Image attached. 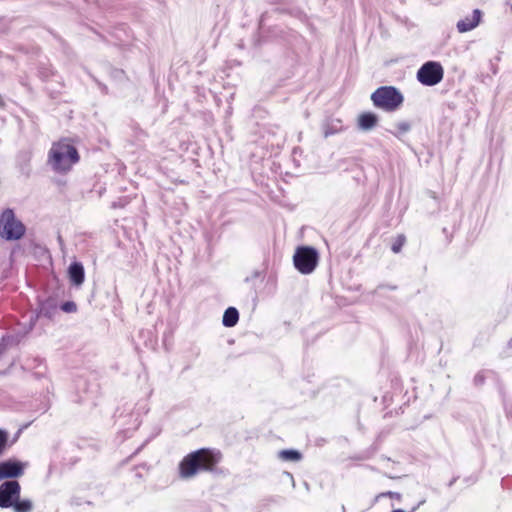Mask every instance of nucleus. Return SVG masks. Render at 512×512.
Segmentation results:
<instances>
[{
	"instance_id": "obj_14",
	"label": "nucleus",
	"mask_w": 512,
	"mask_h": 512,
	"mask_svg": "<svg viewBox=\"0 0 512 512\" xmlns=\"http://www.w3.org/2000/svg\"><path fill=\"white\" fill-rule=\"evenodd\" d=\"M278 456L283 461H299L301 460L302 456L301 453L297 450H281L278 453Z\"/></svg>"
},
{
	"instance_id": "obj_7",
	"label": "nucleus",
	"mask_w": 512,
	"mask_h": 512,
	"mask_svg": "<svg viewBox=\"0 0 512 512\" xmlns=\"http://www.w3.org/2000/svg\"><path fill=\"white\" fill-rule=\"evenodd\" d=\"M25 464L17 460L0 463V480L20 477L24 473Z\"/></svg>"
},
{
	"instance_id": "obj_8",
	"label": "nucleus",
	"mask_w": 512,
	"mask_h": 512,
	"mask_svg": "<svg viewBox=\"0 0 512 512\" xmlns=\"http://www.w3.org/2000/svg\"><path fill=\"white\" fill-rule=\"evenodd\" d=\"M25 233V226H0V237L5 240H18Z\"/></svg>"
},
{
	"instance_id": "obj_18",
	"label": "nucleus",
	"mask_w": 512,
	"mask_h": 512,
	"mask_svg": "<svg viewBox=\"0 0 512 512\" xmlns=\"http://www.w3.org/2000/svg\"><path fill=\"white\" fill-rule=\"evenodd\" d=\"M61 308L64 312L72 313L76 311L77 306L74 302H65Z\"/></svg>"
},
{
	"instance_id": "obj_10",
	"label": "nucleus",
	"mask_w": 512,
	"mask_h": 512,
	"mask_svg": "<svg viewBox=\"0 0 512 512\" xmlns=\"http://www.w3.org/2000/svg\"><path fill=\"white\" fill-rule=\"evenodd\" d=\"M480 17H481V11L478 9H475L473 11V14L471 17H467L463 20H460L457 23V28H458L459 32L463 33V32H467V31H470L473 28H475L480 21Z\"/></svg>"
},
{
	"instance_id": "obj_21",
	"label": "nucleus",
	"mask_w": 512,
	"mask_h": 512,
	"mask_svg": "<svg viewBox=\"0 0 512 512\" xmlns=\"http://www.w3.org/2000/svg\"><path fill=\"white\" fill-rule=\"evenodd\" d=\"M0 105H2V103L0 102Z\"/></svg>"
},
{
	"instance_id": "obj_9",
	"label": "nucleus",
	"mask_w": 512,
	"mask_h": 512,
	"mask_svg": "<svg viewBox=\"0 0 512 512\" xmlns=\"http://www.w3.org/2000/svg\"><path fill=\"white\" fill-rule=\"evenodd\" d=\"M68 274L70 281L76 285L80 286L83 284L85 279L84 267L80 262H74L69 266Z\"/></svg>"
},
{
	"instance_id": "obj_1",
	"label": "nucleus",
	"mask_w": 512,
	"mask_h": 512,
	"mask_svg": "<svg viewBox=\"0 0 512 512\" xmlns=\"http://www.w3.org/2000/svg\"><path fill=\"white\" fill-rule=\"evenodd\" d=\"M79 155L74 146L68 141L62 140L53 143L49 152V164L57 172H67L72 165L77 163Z\"/></svg>"
},
{
	"instance_id": "obj_15",
	"label": "nucleus",
	"mask_w": 512,
	"mask_h": 512,
	"mask_svg": "<svg viewBox=\"0 0 512 512\" xmlns=\"http://www.w3.org/2000/svg\"><path fill=\"white\" fill-rule=\"evenodd\" d=\"M0 224H22V223L20 221L15 222V215H14L13 210L6 209L1 214Z\"/></svg>"
},
{
	"instance_id": "obj_2",
	"label": "nucleus",
	"mask_w": 512,
	"mask_h": 512,
	"mask_svg": "<svg viewBox=\"0 0 512 512\" xmlns=\"http://www.w3.org/2000/svg\"><path fill=\"white\" fill-rule=\"evenodd\" d=\"M216 459L206 449H201L187 455L180 463V475L182 478H191L200 470H210L215 465Z\"/></svg>"
},
{
	"instance_id": "obj_17",
	"label": "nucleus",
	"mask_w": 512,
	"mask_h": 512,
	"mask_svg": "<svg viewBox=\"0 0 512 512\" xmlns=\"http://www.w3.org/2000/svg\"><path fill=\"white\" fill-rule=\"evenodd\" d=\"M8 441V433L0 430V455L4 452Z\"/></svg>"
},
{
	"instance_id": "obj_6",
	"label": "nucleus",
	"mask_w": 512,
	"mask_h": 512,
	"mask_svg": "<svg viewBox=\"0 0 512 512\" xmlns=\"http://www.w3.org/2000/svg\"><path fill=\"white\" fill-rule=\"evenodd\" d=\"M20 490V484L15 480L2 483L0 485V507L10 508L20 497Z\"/></svg>"
},
{
	"instance_id": "obj_5",
	"label": "nucleus",
	"mask_w": 512,
	"mask_h": 512,
	"mask_svg": "<svg viewBox=\"0 0 512 512\" xmlns=\"http://www.w3.org/2000/svg\"><path fill=\"white\" fill-rule=\"evenodd\" d=\"M443 68L440 63L429 61L425 63L417 72V79L426 86H434L443 78Z\"/></svg>"
},
{
	"instance_id": "obj_20",
	"label": "nucleus",
	"mask_w": 512,
	"mask_h": 512,
	"mask_svg": "<svg viewBox=\"0 0 512 512\" xmlns=\"http://www.w3.org/2000/svg\"><path fill=\"white\" fill-rule=\"evenodd\" d=\"M343 511L345 510V506H342Z\"/></svg>"
},
{
	"instance_id": "obj_4",
	"label": "nucleus",
	"mask_w": 512,
	"mask_h": 512,
	"mask_svg": "<svg viewBox=\"0 0 512 512\" xmlns=\"http://www.w3.org/2000/svg\"><path fill=\"white\" fill-rule=\"evenodd\" d=\"M319 260L318 252L309 246L298 247L293 256L295 268L302 274L312 273Z\"/></svg>"
},
{
	"instance_id": "obj_16",
	"label": "nucleus",
	"mask_w": 512,
	"mask_h": 512,
	"mask_svg": "<svg viewBox=\"0 0 512 512\" xmlns=\"http://www.w3.org/2000/svg\"><path fill=\"white\" fill-rule=\"evenodd\" d=\"M405 241H406V238L404 235H398L397 238L395 239L394 243L392 244V247H391L392 251L394 253H399L402 246L404 245Z\"/></svg>"
},
{
	"instance_id": "obj_13",
	"label": "nucleus",
	"mask_w": 512,
	"mask_h": 512,
	"mask_svg": "<svg viewBox=\"0 0 512 512\" xmlns=\"http://www.w3.org/2000/svg\"><path fill=\"white\" fill-rule=\"evenodd\" d=\"M10 508H13L14 512H31L33 503L29 499L20 500L19 497Z\"/></svg>"
},
{
	"instance_id": "obj_11",
	"label": "nucleus",
	"mask_w": 512,
	"mask_h": 512,
	"mask_svg": "<svg viewBox=\"0 0 512 512\" xmlns=\"http://www.w3.org/2000/svg\"><path fill=\"white\" fill-rule=\"evenodd\" d=\"M377 122L378 117L373 113H363L358 118V125L362 130H371Z\"/></svg>"
},
{
	"instance_id": "obj_3",
	"label": "nucleus",
	"mask_w": 512,
	"mask_h": 512,
	"mask_svg": "<svg viewBox=\"0 0 512 512\" xmlns=\"http://www.w3.org/2000/svg\"><path fill=\"white\" fill-rule=\"evenodd\" d=\"M371 100L377 108L393 112L402 106L404 97L397 88L382 86L372 93Z\"/></svg>"
},
{
	"instance_id": "obj_12",
	"label": "nucleus",
	"mask_w": 512,
	"mask_h": 512,
	"mask_svg": "<svg viewBox=\"0 0 512 512\" xmlns=\"http://www.w3.org/2000/svg\"><path fill=\"white\" fill-rule=\"evenodd\" d=\"M239 319V313L236 308L229 307L226 309L223 315V325L226 327H233L237 324Z\"/></svg>"
},
{
	"instance_id": "obj_19",
	"label": "nucleus",
	"mask_w": 512,
	"mask_h": 512,
	"mask_svg": "<svg viewBox=\"0 0 512 512\" xmlns=\"http://www.w3.org/2000/svg\"><path fill=\"white\" fill-rule=\"evenodd\" d=\"M396 128L398 129V131L403 134V133H406L410 130V124L408 122H399L396 124Z\"/></svg>"
}]
</instances>
